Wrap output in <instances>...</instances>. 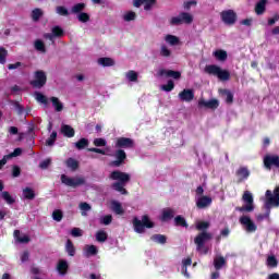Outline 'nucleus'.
<instances>
[{"instance_id": "1", "label": "nucleus", "mask_w": 279, "mask_h": 279, "mask_svg": "<svg viewBox=\"0 0 279 279\" xmlns=\"http://www.w3.org/2000/svg\"><path fill=\"white\" fill-rule=\"evenodd\" d=\"M109 179L117 181L111 184V189H113V191L121 193V195H128V190H125V186H128V183L130 180H132L130 173L121 170H114L110 173Z\"/></svg>"}, {"instance_id": "2", "label": "nucleus", "mask_w": 279, "mask_h": 279, "mask_svg": "<svg viewBox=\"0 0 279 279\" xmlns=\"http://www.w3.org/2000/svg\"><path fill=\"white\" fill-rule=\"evenodd\" d=\"M207 75H215L220 82H228L230 80V71L221 69L217 64H209L205 66Z\"/></svg>"}, {"instance_id": "3", "label": "nucleus", "mask_w": 279, "mask_h": 279, "mask_svg": "<svg viewBox=\"0 0 279 279\" xmlns=\"http://www.w3.org/2000/svg\"><path fill=\"white\" fill-rule=\"evenodd\" d=\"M155 226L156 225L149 219L148 215L142 216V220H138L136 217L133 219V228L137 234H143V232H145V228L151 229Z\"/></svg>"}, {"instance_id": "4", "label": "nucleus", "mask_w": 279, "mask_h": 279, "mask_svg": "<svg viewBox=\"0 0 279 279\" xmlns=\"http://www.w3.org/2000/svg\"><path fill=\"white\" fill-rule=\"evenodd\" d=\"M242 202L245 203L242 207H235L238 213H254V196L250 191H245L242 195Z\"/></svg>"}, {"instance_id": "5", "label": "nucleus", "mask_w": 279, "mask_h": 279, "mask_svg": "<svg viewBox=\"0 0 279 279\" xmlns=\"http://www.w3.org/2000/svg\"><path fill=\"white\" fill-rule=\"evenodd\" d=\"M61 183L64 184V186L77 189V186H84V184H86V179L84 177L71 178L66 174H61Z\"/></svg>"}, {"instance_id": "6", "label": "nucleus", "mask_w": 279, "mask_h": 279, "mask_svg": "<svg viewBox=\"0 0 279 279\" xmlns=\"http://www.w3.org/2000/svg\"><path fill=\"white\" fill-rule=\"evenodd\" d=\"M47 84V74L43 70L35 72V80L31 81L33 88H43Z\"/></svg>"}, {"instance_id": "7", "label": "nucleus", "mask_w": 279, "mask_h": 279, "mask_svg": "<svg viewBox=\"0 0 279 279\" xmlns=\"http://www.w3.org/2000/svg\"><path fill=\"white\" fill-rule=\"evenodd\" d=\"M220 19L225 25H234V23H236L238 15L234 10L229 9L220 12Z\"/></svg>"}, {"instance_id": "8", "label": "nucleus", "mask_w": 279, "mask_h": 279, "mask_svg": "<svg viewBox=\"0 0 279 279\" xmlns=\"http://www.w3.org/2000/svg\"><path fill=\"white\" fill-rule=\"evenodd\" d=\"M210 239H213V234L206 231L198 233L194 239L197 252H199V250H202L204 245H206V242L210 241Z\"/></svg>"}, {"instance_id": "9", "label": "nucleus", "mask_w": 279, "mask_h": 279, "mask_svg": "<svg viewBox=\"0 0 279 279\" xmlns=\"http://www.w3.org/2000/svg\"><path fill=\"white\" fill-rule=\"evenodd\" d=\"M116 160L110 162L111 167H121L125 165V160H128V154L123 149H117L113 154Z\"/></svg>"}, {"instance_id": "10", "label": "nucleus", "mask_w": 279, "mask_h": 279, "mask_svg": "<svg viewBox=\"0 0 279 279\" xmlns=\"http://www.w3.org/2000/svg\"><path fill=\"white\" fill-rule=\"evenodd\" d=\"M264 167L271 171V168L279 169V156L278 155H266L264 157Z\"/></svg>"}, {"instance_id": "11", "label": "nucleus", "mask_w": 279, "mask_h": 279, "mask_svg": "<svg viewBox=\"0 0 279 279\" xmlns=\"http://www.w3.org/2000/svg\"><path fill=\"white\" fill-rule=\"evenodd\" d=\"M134 148V140L130 137H118L116 141V149H132Z\"/></svg>"}, {"instance_id": "12", "label": "nucleus", "mask_w": 279, "mask_h": 279, "mask_svg": "<svg viewBox=\"0 0 279 279\" xmlns=\"http://www.w3.org/2000/svg\"><path fill=\"white\" fill-rule=\"evenodd\" d=\"M239 222L241 223V226L245 227L246 232H256V230L258 229V227L256 226V223H254V221H252V218H250V216H241Z\"/></svg>"}, {"instance_id": "13", "label": "nucleus", "mask_w": 279, "mask_h": 279, "mask_svg": "<svg viewBox=\"0 0 279 279\" xmlns=\"http://www.w3.org/2000/svg\"><path fill=\"white\" fill-rule=\"evenodd\" d=\"M271 206H279L278 194L275 195L271 193V190L266 191V208H271Z\"/></svg>"}, {"instance_id": "14", "label": "nucleus", "mask_w": 279, "mask_h": 279, "mask_svg": "<svg viewBox=\"0 0 279 279\" xmlns=\"http://www.w3.org/2000/svg\"><path fill=\"white\" fill-rule=\"evenodd\" d=\"M158 76L159 77L166 76V77H172V80H180V77H182V72L161 69L158 71Z\"/></svg>"}, {"instance_id": "15", "label": "nucleus", "mask_w": 279, "mask_h": 279, "mask_svg": "<svg viewBox=\"0 0 279 279\" xmlns=\"http://www.w3.org/2000/svg\"><path fill=\"white\" fill-rule=\"evenodd\" d=\"M198 108H208L209 110H217L219 108V100L215 98L208 101L199 99Z\"/></svg>"}, {"instance_id": "16", "label": "nucleus", "mask_w": 279, "mask_h": 279, "mask_svg": "<svg viewBox=\"0 0 279 279\" xmlns=\"http://www.w3.org/2000/svg\"><path fill=\"white\" fill-rule=\"evenodd\" d=\"M179 99L186 104H191V101L195 99V92L193 89H183L179 93Z\"/></svg>"}, {"instance_id": "17", "label": "nucleus", "mask_w": 279, "mask_h": 279, "mask_svg": "<svg viewBox=\"0 0 279 279\" xmlns=\"http://www.w3.org/2000/svg\"><path fill=\"white\" fill-rule=\"evenodd\" d=\"M235 175L239 178L238 184H241V182H243L244 180H247V178H250V170L247 169V167H240L236 170Z\"/></svg>"}, {"instance_id": "18", "label": "nucleus", "mask_w": 279, "mask_h": 279, "mask_svg": "<svg viewBox=\"0 0 279 279\" xmlns=\"http://www.w3.org/2000/svg\"><path fill=\"white\" fill-rule=\"evenodd\" d=\"M156 4V0H134V7L141 8L144 5V10L149 11L151 7Z\"/></svg>"}, {"instance_id": "19", "label": "nucleus", "mask_w": 279, "mask_h": 279, "mask_svg": "<svg viewBox=\"0 0 279 279\" xmlns=\"http://www.w3.org/2000/svg\"><path fill=\"white\" fill-rule=\"evenodd\" d=\"M210 204H213V198L209 196H202L196 202V206L199 209L208 208V206H210Z\"/></svg>"}, {"instance_id": "20", "label": "nucleus", "mask_w": 279, "mask_h": 279, "mask_svg": "<svg viewBox=\"0 0 279 279\" xmlns=\"http://www.w3.org/2000/svg\"><path fill=\"white\" fill-rule=\"evenodd\" d=\"M266 10H267V0H259L255 4V13L257 14V16H263Z\"/></svg>"}, {"instance_id": "21", "label": "nucleus", "mask_w": 279, "mask_h": 279, "mask_svg": "<svg viewBox=\"0 0 279 279\" xmlns=\"http://www.w3.org/2000/svg\"><path fill=\"white\" fill-rule=\"evenodd\" d=\"M61 133L63 134V136H66V138H73V136H75V129H73L69 124H63L61 126Z\"/></svg>"}, {"instance_id": "22", "label": "nucleus", "mask_w": 279, "mask_h": 279, "mask_svg": "<svg viewBox=\"0 0 279 279\" xmlns=\"http://www.w3.org/2000/svg\"><path fill=\"white\" fill-rule=\"evenodd\" d=\"M50 101L56 112H62L64 110V105L62 104V101H60V98L52 96L50 97Z\"/></svg>"}, {"instance_id": "23", "label": "nucleus", "mask_w": 279, "mask_h": 279, "mask_svg": "<svg viewBox=\"0 0 279 279\" xmlns=\"http://www.w3.org/2000/svg\"><path fill=\"white\" fill-rule=\"evenodd\" d=\"M175 217V211L171 208H167L162 210L161 221H171Z\"/></svg>"}, {"instance_id": "24", "label": "nucleus", "mask_w": 279, "mask_h": 279, "mask_svg": "<svg viewBox=\"0 0 279 279\" xmlns=\"http://www.w3.org/2000/svg\"><path fill=\"white\" fill-rule=\"evenodd\" d=\"M57 270L59 274H61V276H65L66 271H69V263H66L64 259L59 260Z\"/></svg>"}, {"instance_id": "25", "label": "nucleus", "mask_w": 279, "mask_h": 279, "mask_svg": "<svg viewBox=\"0 0 279 279\" xmlns=\"http://www.w3.org/2000/svg\"><path fill=\"white\" fill-rule=\"evenodd\" d=\"M179 16L181 19V23L185 25H191L193 23V15L187 12H181L179 13Z\"/></svg>"}, {"instance_id": "26", "label": "nucleus", "mask_w": 279, "mask_h": 279, "mask_svg": "<svg viewBox=\"0 0 279 279\" xmlns=\"http://www.w3.org/2000/svg\"><path fill=\"white\" fill-rule=\"evenodd\" d=\"M150 241L158 243L159 245H165L167 243V235L165 234H153Z\"/></svg>"}, {"instance_id": "27", "label": "nucleus", "mask_w": 279, "mask_h": 279, "mask_svg": "<svg viewBox=\"0 0 279 279\" xmlns=\"http://www.w3.org/2000/svg\"><path fill=\"white\" fill-rule=\"evenodd\" d=\"M174 226H177V228H189L186 218L180 215L174 217Z\"/></svg>"}, {"instance_id": "28", "label": "nucleus", "mask_w": 279, "mask_h": 279, "mask_svg": "<svg viewBox=\"0 0 279 279\" xmlns=\"http://www.w3.org/2000/svg\"><path fill=\"white\" fill-rule=\"evenodd\" d=\"M214 57L219 62H226L228 60V52L226 50H216L214 51Z\"/></svg>"}, {"instance_id": "29", "label": "nucleus", "mask_w": 279, "mask_h": 279, "mask_svg": "<svg viewBox=\"0 0 279 279\" xmlns=\"http://www.w3.org/2000/svg\"><path fill=\"white\" fill-rule=\"evenodd\" d=\"M86 258H89V256H97V246L95 245H86L84 248Z\"/></svg>"}, {"instance_id": "30", "label": "nucleus", "mask_w": 279, "mask_h": 279, "mask_svg": "<svg viewBox=\"0 0 279 279\" xmlns=\"http://www.w3.org/2000/svg\"><path fill=\"white\" fill-rule=\"evenodd\" d=\"M98 64H100V66H114V61L112 58L102 57L98 59Z\"/></svg>"}, {"instance_id": "31", "label": "nucleus", "mask_w": 279, "mask_h": 279, "mask_svg": "<svg viewBox=\"0 0 279 279\" xmlns=\"http://www.w3.org/2000/svg\"><path fill=\"white\" fill-rule=\"evenodd\" d=\"M24 199H36V192L32 187H25L23 190Z\"/></svg>"}, {"instance_id": "32", "label": "nucleus", "mask_w": 279, "mask_h": 279, "mask_svg": "<svg viewBox=\"0 0 279 279\" xmlns=\"http://www.w3.org/2000/svg\"><path fill=\"white\" fill-rule=\"evenodd\" d=\"M13 236H14V239H16V241H19V243H29V241H31L28 235L21 236V231L20 230H14Z\"/></svg>"}, {"instance_id": "33", "label": "nucleus", "mask_w": 279, "mask_h": 279, "mask_svg": "<svg viewBox=\"0 0 279 279\" xmlns=\"http://www.w3.org/2000/svg\"><path fill=\"white\" fill-rule=\"evenodd\" d=\"M225 265H226V258H223V256L216 257L214 259V267L216 271H219V269H222Z\"/></svg>"}, {"instance_id": "34", "label": "nucleus", "mask_w": 279, "mask_h": 279, "mask_svg": "<svg viewBox=\"0 0 279 279\" xmlns=\"http://www.w3.org/2000/svg\"><path fill=\"white\" fill-rule=\"evenodd\" d=\"M165 40L166 43H168V45H171L172 47H175V45H180V38L175 35H167Z\"/></svg>"}, {"instance_id": "35", "label": "nucleus", "mask_w": 279, "mask_h": 279, "mask_svg": "<svg viewBox=\"0 0 279 279\" xmlns=\"http://www.w3.org/2000/svg\"><path fill=\"white\" fill-rule=\"evenodd\" d=\"M221 95L226 96V104H234V94L230 89H221Z\"/></svg>"}, {"instance_id": "36", "label": "nucleus", "mask_w": 279, "mask_h": 279, "mask_svg": "<svg viewBox=\"0 0 279 279\" xmlns=\"http://www.w3.org/2000/svg\"><path fill=\"white\" fill-rule=\"evenodd\" d=\"M35 99L39 102V104H44V106H47V104H49V99L47 98V96H45V94L40 93V92H36L35 93Z\"/></svg>"}, {"instance_id": "37", "label": "nucleus", "mask_w": 279, "mask_h": 279, "mask_svg": "<svg viewBox=\"0 0 279 279\" xmlns=\"http://www.w3.org/2000/svg\"><path fill=\"white\" fill-rule=\"evenodd\" d=\"M86 8V3L81 2V3H76L72 7V14H82V11Z\"/></svg>"}, {"instance_id": "38", "label": "nucleus", "mask_w": 279, "mask_h": 279, "mask_svg": "<svg viewBox=\"0 0 279 279\" xmlns=\"http://www.w3.org/2000/svg\"><path fill=\"white\" fill-rule=\"evenodd\" d=\"M74 146L76 147V149L82 150V149H86V147H88V140L82 137L81 140H78Z\"/></svg>"}, {"instance_id": "39", "label": "nucleus", "mask_w": 279, "mask_h": 279, "mask_svg": "<svg viewBox=\"0 0 279 279\" xmlns=\"http://www.w3.org/2000/svg\"><path fill=\"white\" fill-rule=\"evenodd\" d=\"M65 165L69 169H72V171H76V169H78L80 167V162H77V160L73 159V158H69L65 161Z\"/></svg>"}, {"instance_id": "40", "label": "nucleus", "mask_w": 279, "mask_h": 279, "mask_svg": "<svg viewBox=\"0 0 279 279\" xmlns=\"http://www.w3.org/2000/svg\"><path fill=\"white\" fill-rule=\"evenodd\" d=\"M65 252H68L69 256H75V245H73V241H66Z\"/></svg>"}, {"instance_id": "41", "label": "nucleus", "mask_w": 279, "mask_h": 279, "mask_svg": "<svg viewBox=\"0 0 279 279\" xmlns=\"http://www.w3.org/2000/svg\"><path fill=\"white\" fill-rule=\"evenodd\" d=\"M58 138V132L53 131L50 136L48 137V140L46 141V145L48 147H53V145H56V141Z\"/></svg>"}, {"instance_id": "42", "label": "nucleus", "mask_w": 279, "mask_h": 279, "mask_svg": "<svg viewBox=\"0 0 279 279\" xmlns=\"http://www.w3.org/2000/svg\"><path fill=\"white\" fill-rule=\"evenodd\" d=\"M267 267H271L272 269L278 267V259L274 255H269L266 259Z\"/></svg>"}, {"instance_id": "43", "label": "nucleus", "mask_w": 279, "mask_h": 279, "mask_svg": "<svg viewBox=\"0 0 279 279\" xmlns=\"http://www.w3.org/2000/svg\"><path fill=\"white\" fill-rule=\"evenodd\" d=\"M112 210H113V213H116V215H123V213H125L123 210V206L121 205V203H119L117 201H114L112 203Z\"/></svg>"}, {"instance_id": "44", "label": "nucleus", "mask_w": 279, "mask_h": 279, "mask_svg": "<svg viewBox=\"0 0 279 279\" xmlns=\"http://www.w3.org/2000/svg\"><path fill=\"white\" fill-rule=\"evenodd\" d=\"M173 88H175V83L173 82V80H169L167 84L161 85V90H165V93H171Z\"/></svg>"}, {"instance_id": "45", "label": "nucleus", "mask_w": 279, "mask_h": 279, "mask_svg": "<svg viewBox=\"0 0 279 279\" xmlns=\"http://www.w3.org/2000/svg\"><path fill=\"white\" fill-rule=\"evenodd\" d=\"M96 241H98V243H106V241H108V233H106V231H98L96 233Z\"/></svg>"}, {"instance_id": "46", "label": "nucleus", "mask_w": 279, "mask_h": 279, "mask_svg": "<svg viewBox=\"0 0 279 279\" xmlns=\"http://www.w3.org/2000/svg\"><path fill=\"white\" fill-rule=\"evenodd\" d=\"M43 14L44 13H43L41 9H34L32 11V20L36 23V22L40 21Z\"/></svg>"}, {"instance_id": "47", "label": "nucleus", "mask_w": 279, "mask_h": 279, "mask_svg": "<svg viewBox=\"0 0 279 279\" xmlns=\"http://www.w3.org/2000/svg\"><path fill=\"white\" fill-rule=\"evenodd\" d=\"M51 33L54 35V38H62L64 36V29L60 26H53Z\"/></svg>"}, {"instance_id": "48", "label": "nucleus", "mask_w": 279, "mask_h": 279, "mask_svg": "<svg viewBox=\"0 0 279 279\" xmlns=\"http://www.w3.org/2000/svg\"><path fill=\"white\" fill-rule=\"evenodd\" d=\"M35 49L36 51H41V53H47V48L45 47V43L43 40L37 39L35 41Z\"/></svg>"}, {"instance_id": "49", "label": "nucleus", "mask_w": 279, "mask_h": 279, "mask_svg": "<svg viewBox=\"0 0 279 279\" xmlns=\"http://www.w3.org/2000/svg\"><path fill=\"white\" fill-rule=\"evenodd\" d=\"M123 20L126 23H130V21H136V12L134 11H129L123 15Z\"/></svg>"}, {"instance_id": "50", "label": "nucleus", "mask_w": 279, "mask_h": 279, "mask_svg": "<svg viewBox=\"0 0 279 279\" xmlns=\"http://www.w3.org/2000/svg\"><path fill=\"white\" fill-rule=\"evenodd\" d=\"M126 78L129 82H138V73H136V71L130 70L126 73Z\"/></svg>"}, {"instance_id": "51", "label": "nucleus", "mask_w": 279, "mask_h": 279, "mask_svg": "<svg viewBox=\"0 0 279 279\" xmlns=\"http://www.w3.org/2000/svg\"><path fill=\"white\" fill-rule=\"evenodd\" d=\"M95 147H106L108 145V142L106 138L98 137L94 140Z\"/></svg>"}, {"instance_id": "52", "label": "nucleus", "mask_w": 279, "mask_h": 279, "mask_svg": "<svg viewBox=\"0 0 279 279\" xmlns=\"http://www.w3.org/2000/svg\"><path fill=\"white\" fill-rule=\"evenodd\" d=\"M2 198L5 199L7 204H14L16 201L10 195V192H2Z\"/></svg>"}, {"instance_id": "53", "label": "nucleus", "mask_w": 279, "mask_h": 279, "mask_svg": "<svg viewBox=\"0 0 279 279\" xmlns=\"http://www.w3.org/2000/svg\"><path fill=\"white\" fill-rule=\"evenodd\" d=\"M77 20L80 23H88V21H90V15H88V13L82 12L78 13Z\"/></svg>"}, {"instance_id": "54", "label": "nucleus", "mask_w": 279, "mask_h": 279, "mask_svg": "<svg viewBox=\"0 0 279 279\" xmlns=\"http://www.w3.org/2000/svg\"><path fill=\"white\" fill-rule=\"evenodd\" d=\"M12 105L14 106L17 114H23L25 112V107H23V105H21L19 101L13 100Z\"/></svg>"}, {"instance_id": "55", "label": "nucleus", "mask_w": 279, "mask_h": 279, "mask_svg": "<svg viewBox=\"0 0 279 279\" xmlns=\"http://www.w3.org/2000/svg\"><path fill=\"white\" fill-rule=\"evenodd\" d=\"M8 58V50L3 47H0V64H5Z\"/></svg>"}, {"instance_id": "56", "label": "nucleus", "mask_w": 279, "mask_h": 279, "mask_svg": "<svg viewBox=\"0 0 279 279\" xmlns=\"http://www.w3.org/2000/svg\"><path fill=\"white\" fill-rule=\"evenodd\" d=\"M63 217H64V214H62V210L60 209H57L52 213V219L54 221H62Z\"/></svg>"}, {"instance_id": "57", "label": "nucleus", "mask_w": 279, "mask_h": 279, "mask_svg": "<svg viewBox=\"0 0 279 279\" xmlns=\"http://www.w3.org/2000/svg\"><path fill=\"white\" fill-rule=\"evenodd\" d=\"M210 228V222L201 221L196 225V230H208Z\"/></svg>"}, {"instance_id": "58", "label": "nucleus", "mask_w": 279, "mask_h": 279, "mask_svg": "<svg viewBox=\"0 0 279 279\" xmlns=\"http://www.w3.org/2000/svg\"><path fill=\"white\" fill-rule=\"evenodd\" d=\"M100 223H102L104 226H110V223H112V215H106L101 218Z\"/></svg>"}, {"instance_id": "59", "label": "nucleus", "mask_w": 279, "mask_h": 279, "mask_svg": "<svg viewBox=\"0 0 279 279\" xmlns=\"http://www.w3.org/2000/svg\"><path fill=\"white\" fill-rule=\"evenodd\" d=\"M57 14L60 16H69V10L64 7H57Z\"/></svg>"}, {"instance_id": "60", "label": "nucleus", "mask_w": 279, "mask_h": 279, "mask_svg": "<svg viewBox=\"0 0 279 279\" xmlns=\"http://www.w3.org/2000/svg\"><path fill=\"white\" fill-rule=\"evenodd\" d=\"M160 56H162V58H169L171 56V50H169L167 46H161Z\"/></svg>"}, {"instance_id": "61", "label": "nucleus", "mask_w": 279, "mask_h": 279, "mask_svg": "<svg viewBox=\"0 0 279 279\" xmlns=\"http://www.w3.org/2000/svg\"><path fill=\"white\" fill-rule=\"evenodd\" d=\"M21 154H23V149L22 148H15L14 151H12L11 154L7 155V157L10 158H16L17 156H21Z\"/></svg>"}, {"instance_id": "62", "label": "nucleus", "mask_w": 279, "mask_h": 279, "mask_svg": "<svg viewBox=\"0 0 279 279\" xmlns=\"http://www.w3.org/2000/svg\"><path fill=\"white\" fill-rule=\"evenodd\" d=\"M170 25H182L180 15L170 19Z\"/></svg>"}, {"instance_id": "63", "label": "nucleus", "mask_w": 279, "mask_h": 279, "mask_svg": "<svg viewBox=\"0 0 279 279\" xmlns=\"http://www.w3.org/2000/svg\"><path fill=\"white\" fill-rule=\"evenodd\" d=\"M49 165H51V159H45L39 163L40 169H49Z\"/></svg>"}, {"instance_id": "64", "label": "nucleus", "mask_w": 279, "mask_h": 279, "mask_svg": "<svg viewBox=\"0 0 279 279\" xmlns=\"http://www.w3.org/2000/svg\"><path fill=\"white\" fill-rule=\"evenodd\" d=\"M20 175H21V167L13 166V168H12V177L13 178H19Z\"/></svg>"}]
</instances>
